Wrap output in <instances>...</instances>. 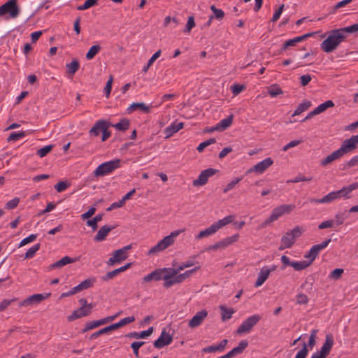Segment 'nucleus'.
I'll list each match as a JSON object with an SVG mask.
<instances>
[{"label":"nucleus","instance_id":"29","mask_svg":"<svg viewBox=\"0 0 358 358\" xmlns=\"http://www.w3.org/2000/svg\"><path fill=\"white\" fill-rule=\"evenodd\" d=\"M271 273V270L268 268L264 267L260 270V272L258 274V277L257 281L255 282V287H258L264 284V282L267 280Z\"/></svg>","mask_w":358,"mask_h":358},{"label":"nucleus","instance_id":"40","mask_svg":"<svg viewBox=\"0 0 358 358\" xmlns=\"http://www.w3.org/2000/svg\"><path fill=\"white\" fill-rule=\"evenodd\" d=\"M161 55V50L157 51L154 55L150 58L146 65H145L142 69V71L146 73L149 68L152 65L154 62Z\"/></svg>","mask_w":358,"mask_h":358},{"label":"nucleus","instance_id":"45","mask_svg":"<svg viewBox=\"0 0 358 358\" xmlns=\"http://www.w3.org/2000/svg\"><path fill=\"white\" fill-rule=\"evenodd\" d=\"M98 3V0H86L83 5L79 6L77 9L78 10H84L88 9Z\"/></svg>","mask_w":358,"mask_h":358},{"label":"nucleus","instance_id":"14","mask_svg":"<svg viewBox=\"0 0 358 358\" xmlns=\"http://www.w3.org/2000/svg\"><path fill=\"white\" fill-rule=\"evenodd\" d=\"M317 331L316 329H313L311 331L308 339V343H303L302 348L296 353L295 358H306L309 351L308 348H310V350H312L314 345H315Z\"/></svg>","mask_w":358,"mask_h":358},{"label":"nucleus","instance_id":"27","mask_svg":"<svg viewBox=\"0 0 358 358\" xmlns=\"http://www.w3.org/2000/svg\"><path fill=\"white\" fill-rule=\"evenodd\" d=\"M115 227L112 226L104 225L101 227L98 231L96 235L94 237V241H102L108 236V233L113 230Z\"/></svg>","mask_w":358,"mask_h":358},{"label":"nucleus","instance_id":"51","mask_svg":"<svg viewBox=\"0 0 358 358\" xmlns=\"http://www.w3.org/2000/svg\"><path fill=\"white\" fill-rule=\"evenodd\" d=\"M312 177H306L303 175H298L296 177L287 180V183H296L302 181H310Z\"/></svg>","mask_w":358,"mask_h":358},{"label":"nucleus","instance_id":"52","mask_svg":"<svg viewBox=\"0 0 358 358\" xmlns=\"http://www.w3.org/2000/svg\"><path fill=\"white\" fill-rule=\"evenodd\" d=\"M24 136H25L24 131L13 132L9 135V136L8 138V142L16 141Z\"/></svg>","mask_w":358,"mask_h":358},{"label":"nucleus","instance_id":"8","mask_svg":"<svg viewBox=\"0 0 358 358\" xmlns=\"http://www.w3.org/2000/svg\"><path fill=\"white\" fill-rule=\"evenodd\" d=\"M120 163L121 161L119 159L102 163L95 169L94 175L96 177H101L110 174L120 167Z\"/></svg>","mask_w":358,"mask_h":358},{"label":"nucleus","instance_id":"19","mask_svg":"<svg viewBox=\"0 0 358 358\" xmlns=\"http://www.w3.org/2000/svg\"><path fill=\"white\" fill-rule=\"evenodd\" d=\"M208 316V311L206 310H202L197 312L193 317L189 321L188 326L192 329L198 327L202 324L204 320Z\"/></svg>","mask_w":358,"mask_h":358},{"label":"nucleus","instance_id":"24","mask_svg":"<svg viewBox=\"0 0 358 358\" xmlns=\"http://www.w3.org/2000/svg\"><path fill=\"white\" fill-rule=\"evenodd\" d=\"M312 33H308L302 36H296L294 38L287 40L283 44L282 50H285L288 47L295 46L298 43L302 42L309 36H312Z\"/></svg>","mask_w":358,"mask_h":358},{"label":"nucleus","instance_id":"32","mask_svg":"<svg viewBox=\"0 0 358 358\" xmlns=\"http://www.w3.org/2000/svg\"><path fill=\"white\" fill-rule=\"evenodd\" d=\"M152 332H153V327H151L148 328V329H147L145 331H143L139 333L138 332H131V333L129 334L127 336L131 337V338H137V339L138 338H145L150 336Z\"/></svg>","mask_w":358,"mask_h":358},{"label":"nucleus","instance_id":"54","mask_svg":"<svg viewBox=\"0 0 358 358\" xmlns=\"http://www.w3.org/2000/svg\"><path fill=\"white\" fill-rule=\"evenodd\" d=\"M343 273V268H335L330 273V274L329 275V278L333 280H338L341 277Z\"/></svg>","mask_w":358,"mask_h":358},{"label":"nucleus","instance_id":"37","mask_svg":"<svg viewBox=\"0 0 358 358\" xmlns=\"http://www.w3.org/2000/svg\"><path fill=\"white\" fill-rule=\"evenodd\" d=\"M94 282H95V278H88V279H86V280H83V282H81L76 287L78 289V291L80 292L83 289H86L91 287Z\"/></svg>","mask_w":358,"mask_h":358},{"label":"nucleus","instance_id":"7","mask_svg":"<svg viewBox=\"0 0 358 358\" xmlns=\"http://www.w3.org/2000/svg\"><path fill=\"white\" fill-rule=\"evenodd\" d=\"M17 0H8L4 4L0 6V16H5L6 19H15L18 17L20 13V8L17 4Z\"/></svg>","mask_w":358,"mask_h":358},{"label":"nucleus","instance_id":"41","mask_svg":"<svg viewBox=\"0 0 358 358\" xmlns=\"http://www.w3.org/2000/svg\"><path fill=\"white\" fill-rule=\"evenodd\" d=\"M310 266V262L306 261L293 262L292 267L296 271H301Z\"/></svg>","mask_w":358,"mask_h":358},{"label":"nucleus","instance_id":"38","mask_svg":"<svg viewBox=\"0 0 358 358\" xmlns=\"http://www.w3.org/2000/svg\"><path fill=\"white\" fill-rule=\"evenodd\" d=\"M111 126L118 131H124L129 129V121L127 119H122L119 122L111 124Z\"/></svg>","mask_w":358,"mask_h":358},{"label":"nucleus","instance_id":"12","mask_svg":"<svg viewBox=\"0 0 358 358\" xmlns=\"http://www.w3.org/2000/svg\"><path fill=\"white\" fill-rule=\"evenodd\" d=\"M178 270L176 268H168L167 273L164 275V286L166 288L171 287L172 285L182 282L183 280L178 273Z\"/></svg>","mask_w":358,"mask_h":358},{"label":"nucleus","instance_id":"43","mask_svg":"<svg viewBox=\"0 0 358 358\" xmlns=\"http://www.w3.org/2000/svg\"><path fill=\"white\" fill-rule=\"evenodd\" d=\"M41 245L39 243L35 244L32 247H31L25 253L24 259H31L32 258L36 252L40 249Z\"/></svg>","mask_w":358,"mask_h":358},{"label":"nucleus","instance_id":"48","mask_svg":"<svg viewBox=\"0 0 358 358\" xmlns=\"http://www.w3.org/2000/svg\"><path fill=\"white\" fill-rule=\"evenodd\" d=\"M338 29L340 30L342 34H345V33H355L358 31V23Z\"/></svg>","mask_w":358,"mask_h":358},{"label":"nucleus","instance_id":"59","mask_svg":"<svg viewBox=\"0 0 358 358\" xmlns=\"http://www.w3.org/2000/svg\"><path fill=\"white\" fill-rule=\"evenodd\" d=\"M20 202V199L17 198V197H15L10 201H8L6 203V208L7 209H14L15 208H16Z\"/></svg>","mask_w":358,"mask_h":358},{"label":"nucleus","instance_id":"53","mask_svg":"<svg viewBox=\"0 0 358 358\" xmlns=\"http://www.w3.org/2000/svg\"><path fill=\"white\" fill-rule=\"evenodd\" d=\"M242 180V178H234L230 182H229L224 189H223L224 193H227L231 189H232L236 184H238L241 180Z\"/></svg>","mask_w":358,"mask_h":358},{"label":"nucleus","instance_id":"13","mask_svg":"<svg viewBox=\"0 0 358 358\" xmlns=\"http://www.w3.org/2000/svg\"><path fill=\"white\" fill-rule=\"evenodd\" d=\"M330 242L331 239H327L320 244L314 245L311 247L308 252L304 255V257L308 259L306 261L310 262V265L315 259L320 251L326 248Z\"/></svg>","mask_w":358,"mask_h":358},{"label":"nucleus","instance_id":"30","mask_svg":"<svg viewBox=\"0 0 358 358\" xmlns=\"http://www.w3.org/2000/svg\"><path fill=\"white\" fill-rule=\"evenodd\" d=\"M233 116L230 115L226 118L222 119L213 130H225L232 124Z\"/></svg>","mask_w":358,"mask_h":358},{"label":"nucleus","instance_id":"26","mask_svg":"<svg viewBox=\"0 0 358 358\" xmlns=\"http://www.w3.org/2000/svg\"><path fill=\"white\" fill-rule=\"evenodd\" d=\"M227 343H228V341L227 339H223L222 341H220V343L219 344L204 348L202 349V351L203 352H208V353H211V352H222L224 350Z\"/></svg>","mask_w":358,"mask_h":358},{"label":"nucleus","instance_id":"56","mask_svg":"<svg viewBox=\"0 0 358 358\" xmlns=\"http://www.w3.org/2000/svg\"><path fill=\"white\" fill-rule=\"evenodd\" d=\"M36 237H37L36 234H30L29 236L22 239L20 241V243L19 244V248L24 246L25 245L34 241L36 239Z\"/></svg>","mask_w":358,"mask_h":358},{"label":"nucleus","instance_id":"64","mask_svg":"<svg viewBox=\"0 0 358 358\" xmlns=\"http://www.w3.org/2000/svg\"><path fill=\"white\" fill-rule=\"evenodd\" d=\"M268 93L271 97H275L278 95L282 94V91L280 87H272L268 90Z\"/></svg>","mask_w":358,"mask_h":358},{"label":"nucleus","instance_id":"18","mask_svg":"<svg viewBox=\"0 0 358 358\" xmlns=\"http://www.w3.org/2000/svg\"><path fill=\"white\" fill-rule=\"evenodd\" d=\"M173 341L172 336L163 329L159 337L154 342V347L160 349L163 347L169 345Z\"/></svg>","mask_w":358,"mask_h":358},{"label":"nucleus","instance_id":"20","mask_svg":"<svg viewBox=\"0 0 358 358\" xmlns=\"http://www.w3.org/2000/svg\"><path fill=\"white\" fill-rule=\"evenodd\" d=\"M168 268H158L153 271L152 273L145 275L143 278V282H148L152 280L159 281L162 279L164 280V273H167Z\"/></svg>","mask_w":358,"mask_h":358},{"label":"nucleus","instance_id":"58","mask_svg":"<svg viewBox=\"0 0 358 358\" xmlns=\"http://www.w3.org/2000/svg\"><path fill=\"white\" fill-rule=\"evenodd\" d=\"M99 326L100 325H99L98 320L90 321V322H88L87 323H86L85 327L83 329V331L86 332L91 329H95Z\"/></svg>","mask_w":358,"mask_h":358},{"label":"nucleus","instance_id":"39","mask_svg":"<svg viewBox=\"0 0 358 358\" xmlns=\"http://www.w3.org/2000/svg\"><path fill=\"white\" fill-rule=\"evenodd\" d=\"M338 199H339L338 194L336 191H333L323 196L322 201L323 203H330Z\"/></svg>","mask_w":358,"mask_h":358},{"label":"nucleus","instance_id":"2","mask_svg":"<svg viewBox=\"0 0 358 358\" xmlns=\"http://www.w3.org/2000/svg\"><path fill=\"white\" fill-rule=\"evenodd\" d=\"M345 35L342 34L340 30L334 29L331 31L328 37L321 43V49L329 53L335 50L338 46L345 41Z\"/></svg>","mask_w":358,"mask_h":358},{"label":"nucleus","instance_id":"34","mask_svg":"<svg viewBox=\"0 0 358 358\" xmlns=\"http://www.w3.org/2000/svg\"><path fill=\"white\" fill-rule=\"evenodd\" d=\"M220 308L221 310L222 320L223 321L230 319L234 313V310L231 308H227L224 306H220Z\"/></svg>","mask_w":358,"mask_h":358},{"label":"nucleus","instance_id":"16","mask_svg":"<svg viewBox=\"0 0 358 358\" xmlns=\"http://www.w3.org/2000/svg\"><path fill=\"white\" fill-rule=\"evenodd\" d=\"M217 172V170L212 168L205 169L201 172L197 179L193 181L194 187L203 186L206 185L210 176H213Z\"/></svg>","mask_w":358,"mask_h":358},{"label":"nucleus","instance_id":"21","mask_svg":"<svg viewBox=\"0 0 358 358\" xmlns=\"http://www.w3.org/2000/svg\"><path fill=\"white\" fill-rule=\"evenodd\" d=\"M273 161L271 158H266L255 164L248 171V172H255L259 174L263 173L269 166L273 164Z\"/></svg>","mask_w":358,"mask_h":358},{"label":"nucleus","instance_id":"5","mask_svg":"<svg viewBox=\"0 0 358 358\" xmlns=\"http://www.w3.org/2000/svg\"><path fill=\"white\" fill-rule=\"evenodd\" d=\"M303 233L302 228L296 226L293 229L287 231L281 238L279 250L290 248L296 242V239L301 236Z\"/></svg>","mask_w":358,"mask_h":358},{"label":"nucleus","instance_id":"44","mask_svg":"<svg viewBox=\"0 0 358 358\" xmlns=\"http://www.w3.org/2000/svg\"><path fill=\"white\" fill-rule=\"evenodd\" d=\"M79 66V62L76 59L73 60L71 63L66 64L68 71L71 74H74L78 70Z\"/></svg>","mask_w":358,"mask_h":358},{"label":"nucleus","instance_id":"33","mask_svg":"<svg viewBox=\"0 0 358 358\" xmlns=\"http://www.w3.org/2000/svg\"><path fill=\"white\" fill-rule=\"evenodd\" d=\"M248 346V342L246 340L241 341L237 347L234 348L231 351L233 357L241 354Z\"/></svg>","mask_w":358,"mask_h":358},{"label":"nucleus","instance_id":"42","mask_svg":"<svg viewBox=\"0 0 358 358\" xmlns=\"http://www.w3.org/2000/svg\"><path fill=\"white\" fill-rule=\"evenodd\" d=\"M101 47L99 45H92L86 54V58L87 59H92L94 56L100 51Z\"/></svg>","mask_w":358,"mask_h":358},{"label":"nucleus","instance_id":"1","mask_svg":"<svg viewBox=\"0 0 358 358\" xmlns=\"http://www.w3.org/2000/svg\"><path fill=\"white\" fill-rule=\"evenodd\" d=\"M358 135L352 136L350 138L345 140L339 149L333 152L331 155L323 159L320 162V164L325 166L333 162L341 159L345 155L353 151L357 148Z\"/></svg>","mask_w":358,"mask_h":358},{"label":"nucleus","instance_id":"50","mask_svg":"<svg viewBox=\"0 0 358 358\" xmlns=\"http://www.w3.org/2000/svg\"><path fill=\"white\" fill-rule=\"evenodd\" d=\"M210 9L213 13V18L215 17V18L220 20L224 17V13L223 12L222 10L217 8L215 7V6H214V5H212L210 6Z\"/></svg>","mask_w":358,"mask_h":358},{"label":"nucleus","instance_id":"17","mask_svg":"<svg viewBox=\"0 0 358 358\" xmlns=\"http://www.w3.org/2000/svg\"><path fill=\"white\" fill-rule=\"evenodd\" d=\"M93 307L94 305L92 303H89L88 307H80L77 310H75L71 315L68 317V320L73 321L78 318L89 315L91 313Z\"/></svg>","mask_w":358,"mask_h":358},{"label":"nucleus","instance_id":"23","mask_svg":"<svg viewBox=\"0 0 358 358\" xmlns=\"http://www.w3.org/2000/svg\"><path fill=\"white\" fill-rule=\"evenodd\" d=\"M358 189V182L352 183L348 186H345L339 190L336 191L340 199H349L352 191Z\"/></svg>","mask_w":358,"mask_h":358},{"label":"nucleus","instance_id":"11","mask_svg":"<svg viewBox=\"0 0 358 358\" xmlns=\"http://www.w3.org/2000/svg\"><path fill=\"white\" fill-rule=\"evenodd\" d=\"M334 338L328 334L325 337V341L319 351L314 352L310 358H327L334 345Z\"/></svg>","mask_w":358,"mask_h":358},{"label":"nucleus","instance_id":"6","mask_svg":"<svg viewBox=\"0 0 358 358\" xmlns=\"http://www.w3.org/2000/svg\"><path fill=\"white\" fill-rule=\"evenodd\" d=\"M294 204H283L273 208L271 215L266 219L262 225V227H265L271 223L277 220L280 217L290 213L294 208Z\"/></svg>","mask_w":358,"mask_h":358},{"label":"nucleus","instance_id":"25","mask_svg":"<svg viewBox=\"0 0 358 358\" xmlns=\"http://www.w3.org/2000/svg\"><path fill=\"white\" fill-rule=\"evenodd\" d=\"M184 127L183 122H178L176 121L172 122L169 127L164 129V134H166V138L171 137L175 133L182 129Z\"/></svg>","mask_w":358,"mask_h":358},{"label":"nucleus","instance_id":"63","mask_svg":"<svg viewBox=\"0 0 358 358\" xmlns=\"http://www.w3.org/2000/svg\"><path fill=\"white\" fill-rule=\"evenodd\" d=\"M281 262L282 264V269L286 268L287 266H292L293 262L290 260V259L286 255H282L280 258Z\"/></svg>","mask_w":358,"mask_h":358},{"label":"nucleus","instance_id":"47","mask_svg":"<svg viewBox=\"0 0 358 358\" xmlns=\"http://www.w3.org/2000/svg\"><path fill=\"white\" fill-rule=\"evenodd\" d=\"M347 218H348V213L347 212H338L335 215V219H336L337 225L343 224Z\"/></svg>","mask_w":358,"mask_h":358},{"label":"nucleus","instance_id":"60","mask_svg":"<svg viewBox=\"0 0 358 358\" xmlns=\"http://www.w3.org/2000/svg\"><path fill=\"white\" fill-rule=\"evenodd\" d=\"M69 187V184L65 181H61L55 185V188L58 192L66 190Z\"/></svg>","mask_w":358,"mask_h":358},{"label":"nucleus","instance_id":"57","mask_svg":"<svg viewBox=\"0 0 358 358\" xmlns=\"http://www.w3.org/2000/svg\"><path fill=\"white\" fill-rule=\"evenodd\" d=\"M111 126V124L108 122L106 127L102 131L101 135V141H106L108 138H109L111 136L110 131L108 130L109 127Z\"/></svg>","mask_w":358,"mask_h":358},{"label":"nucleus","instance_id":"4","mask_svg":"<svg viewBox=\"0 0 358 358\" xmlns=\"http://www.w3.org/2000/svg\"><path fill=\"white\" fill-rule=\"evenodd\" d=\"M235 218L234 215H228L224 218L219 220L216 222L211 224L208 228L201 231L196 236V239H201L205 237L210 236L215 234L220 229L231 223Z\"/></svg>","mask_w":358,"mask_h":358},{"label":"nucleus","instance_id":"10","mask_svg":"<svg viewBox=\"0 0 358 358\" xmlns=\"http://www.w3.org/2000/svg\"><path fill=\"white\" fill-rule=\"evenodd\" d=\"M131 248V245H127L120 249L115 250L113 252L112 257L108 260L107 264L113 266L127 259L128 257V252Z\"/></svg>","mask_w":358,"mask_h":358},{"label":"nucleus","instance_id":"46","mask_svg":"<svg viewBox=\"0 0 358 358\" xmlns=\"http://www.w3.org/2000/svg\"><path fill=\"white\" fill-rule=\"evenodd\" d=\"M52 145L44 146L43 148L38 149L36 152V154L41 158L44 157L52 150Z\"/></svg>","mask_w":358,"mask_h":358},{"label":"nucleus","instance_id":"9","mask_svg":"<svg viewBox=\"0 0 358 358\" xmlns=\"http://www.w3.org/2000/svg\"><path fill=\"white\" fill-rule=\"evenodd\" d=\"M262 317L258 314L252 315L241 324V325L236 329V334L238 335H243L245 334H249L252 330L253 327L260 321Z\"/></svg>","mask_w":358,"mask_h":358},{"label":"nucleus","instance_id":"28","mask_svg":"<svg viewBox=\"0 0 358 358\" xmlns=\"http://www.w3.org/2000/svg\"><path fill=\"white\" fill-rule=\"evenodd\" d=\"M136 110H140L145 113H149L150 112V107L145 105L144 103H133L127 109L129 113Z\"/></svg>","mask_w":358,"mask_h":358},{"label":"nucleus","instance_id":"3","mask_svg":"<svg viewBox=\"0 0 358 358\" xmlns=\"http://www.w3.org/2000/svg\"><path fill=\"white\" fill-rule=\"evenodd\" d=\"M185 231V229H181L172 231L169 236H165L163 239L159 241L156 245L151 248L148 254L151 255L164 250L169 246L172 245L175 243L176 237Z\"/></svg>","mask_w":358,"mask_h":358},{"label":"nucleus","instance_id":"62","mask_svg":"<svg viewBox=\"0 0 358 358\" xmlns=\"http://www.w3.org/2000/svg\"><path fill=\"white\" fill-rule=\"evenodd\" d=\"M144 343L145 342L143 341H135L131 343V348H132L134 354L136 357L138 356V350Z\"/></svg>","mask_w":358,"mask_h":358},{"label":"nucleus","instance_id":"31","mask_svg":"<svg viewBox=\"0 0 358 358\" xmlns=\"http://www.w3.org/2000/svg\"><path fill=\"white\" fill-rule=\"evenodd\" d=\"M76 261V259L71 258L68 256H65L59 261H57L51 265L52 268H62L69 264L73 263Z\"/></svg>","mask_w":358,"mask_h":358},{"label":"nucleus","instance_id":"35","mask_svg":"<svg viewBox=\"0 0 358 358\" xmlns=\"http://www.w3.org/2000/svg\"><path fill=\"white\" fill-rule=\"evenodd\" d=\"M311 106V102L310 101H304L301 103L294 110L292 116H296L302 113L303 111L306 110L308 108Z\"/></svg>","mask_w":358,"mask_h":358},{"label":"nucleus","instance_id":"15","mask_svg":"<svg viewBox=\"0 0 358 358\" xmlns=\"http://www.w3.org/2000/svg\"><path fill=\"white\" fill-rule=\"evenodd\" d=\"M50 293L36 294L30 296L20 303L19 306H28L38 304L42 301L48 299L50 296Z\"/></svg>","mask_w":358,"mask_h":358},{"label":"nucleus","instance_id":"49","mask_svg":"<svg viewBox=\"0 0 358 358\" xmlns=\"http://www.w3.org/2000/svg\"><path fill=\"white\" fill-rule=\"evenodd\" d=\"M215 142H216V141H215V138H209V139H208L207 141H203V142L201 143L198 145V147H197V150H198L199 152H203V150H204L206 147H208V146H209V145H212V144L215 143Z\"/></svg>","mask_w":358,"mask_h":358},{"label":"nucleus","instance_id":"22","mask_svg":"<svg viewBox=\"0 0 358 358\" xmlns=\"http://www.w3.org/2000/svg\"><path fill=\"white\" fill-rule=\"evenodd\" d=\"M108 121L105 120H97L94 126L89 131V134L91 137H97L100 134H102L103 130L108 124Z\"/></svg>","mask_w":358,"mask_h":358},{"label":"nucleus","instance_id":"55","mask_svg":"<svg viewBox=\"0 0 358 358\" xmlns=\"http://www.w3.org/2000/svg\"><path fill=\"white\" fill-rule=\"evenodd\" d=\"M195 27L194 17L193 16H189L187 20V22L186 24L185 28L184 29L185 33H189L193 27Z\"/></svg>","mask_w":358,"mask_h":358},{"label":"nucleus","instance_id":"61","mask_svg":"<svg viewBox=\"0 0 358 358\" xmlns=\"http://www.w3.org/2000/svg\"><path fill=\"white\" fill-rule=\"evenodd\" d=\"M113 80V76H110L106 83L105 87H104V93H105L106 97H109V96H110V93L111 89H112Z\"/></svg>","mask_w":358,"mask_h":358},{"label":"nucleus","instance_id":"36","mask_svg":"<svg viewBox=\"0 0 358 358\" xmlns=\"http://www.w3.org/2000/svg\"><path fill=\"white\" fill-rule=\"evenodd\" d=\"M334 106V103L331 100H328L321 104H320L317 108H315V110L317 115L324 112L327 109L329 108H332Z\"/></svg>","mask_w":358,"mask_h":358}]
</instances>
